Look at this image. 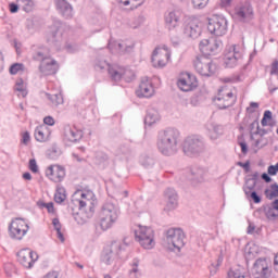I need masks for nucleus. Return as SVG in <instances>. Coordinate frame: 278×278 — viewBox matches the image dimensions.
<instances>
[{"label":"nucleus","instance_id":"nucleus-1","mask_svg":"<svg viewBox=\"0 0 278 278\" xmlns=\"http://www.w3.org/2000/svg\"><path fill=\"white\" fill-rule=\"evenodd\" d=\"M179 130L176 128H166L159 132L156 147L166 157L177 153V144H179Z\"/></svg>","mask_w":278,"mask_h":278},{"label":"nucleus","instance_id":"nucleus-2","mask_svg":"<svg viewBox=\"0 0 278 278\" xmlns=\"http://www.w3.org/2000/svg\"><path fill=\"white\" fill-rule=\"evenodd\" d=\"M127 243L113 241L111 244L104 247L101 253V262L105 266H112L116 260H125L127 257Z\"/></svg>","mask_w":278,"mask_h":278},{"label":"nucleus","instance_id":"nucleus-3","mask_svg":"<svg viewBox=\"0 0 278 278\" xmlns=\"http://www.w3.org/2000/svg\"><path fill=\"white\" fill-rule=\"evenodd\" d=\"M182 151L188 157H199L205 153V139L200 135L188 136L182 144Z\"/></svg>","mask_w":278,"mask_h":278},{"label":"nucleus","instance_id":"nucleus-4","mask_svg":"<svg viewBox=\"0 0 278 278\" xmlns=\"http://www.w3.org/2000/svg\"><path fill=\"white\" fill-rule=\"evenodd\" d=\"M66 28V24L62 21L56 20L49 28V31L46 35L47 43L50 47H55L56 51H60L62 48V41L64 37V29Z\"/></svg>","mask_w":278,"mask_h":278},{"label":"nucleus","instance_id":"nucleus-5","mask_svg":"<svg viewBox=\"0 0 278 278\" xmlns=\"http://www.w3.org/2000/svg\"><path fill=\"white\" fill-rule=\"evenodd\" d=\"M119 211L113 203H105L102 205L100 212V227L103 231H108L112 227L113 223L118 220Z\"/></svg>","mask_w":278,"mask_h":278},{"label":"nucleus","instance_id":"nucleus-6","mask_svg":"<svg viewBox=\"0 0 278 278\" xmlns=\"http://www.w3.org/2000/svg\"><path fill=\"white\" fill-rule=\"evenodd\" d=\"M165 238L168 247L178 253L186 247V232L181 228H169L165 230Z\"/></svg>","mask_w":278,"mask_h":278},{"label":"nucleus","instance_id":"nucleus-7","mask_svg":"<svg viewBox=\"0 0 278 278\" xmlns=\"http://www.w3.org/2000/svg\"><path fill=\"white\" fill-rule=\"evenodd\" d=\"M9 238L11 240H23L29 231V224L21 217H16L11 220L8 227Z\"/></svg>","mask_w":278,"mask_h":278},{"label":"nucleus","instance_id":"nucleus-8","mask_svg":"<svg viewBox=\"0 0 278 278\" xmlns=\"http://www.w3.org/2000/svg\"><path fill=\"white\" fill-rule=\"evenodd\" d=\"M135 238L143 249H153L155 247V233L151 227L139 226L135 230Z\"/></svg>","mask_w":278,"mask_h":278},{"label":"nucleus","instance_id":"nucleus-9","mask_svg":"<svg viewBox=\"0 0 278 278\" xmlns=\"http://www.w3.org/2000/svg\"><path fill=\"white\" fill-rule=\"evenodd\" d=\"M207 29L213 36H225L229 24L223 15H212L207 18Z\"/></svg>","mask_w":278,"mask_h":278},{"label":"nucleus","instance_id":"nucleus-10","mask_svg":"<svg viewBox=\"0 0 278 278\" xmlns=\"http://www.w3.org/2000/svg\"><path fill=\"white\" fill-rule=\"evenodd\" d=\"M193 66L202 77H212L216 73V64L212 62L205 54L197 56L193 61Z\"/></svg>","mask_w":278,"mask_h":278},{"label":"nucleus","instance_id":"nucleus-11","mask_svg":"<svg viewBox=\"0 0 278 278\" xmlns=\"http://www.w3.org/2000/svg\"><path fill=\"white\" fill-rule=\"evenodd\" d=\"M213 101L218 110H227L228 108L236 105L237 98L227 87H222Z\"/></svg>","mask_w":278,"mask_h":278},{"label":"nucleus","instance_id":"nucleus-12","mask_svg":"<svg viewBox=\"0 0 278 278\" xmlns=\"http://www.w3.org/2000/svg\"><path fill=\"white\" fill-rule=\"evenodd\" d=\"M223 49V41L217 38L203 39L200 41V51L203 55H216Z\"/></svg>","mask_w":278,"mask_h":278},{"label":"nucleus","instance_id":"nucleus-13","mask_svg":"<svg viewBox=\"0 0 278 278\" xmlns=\"http://www.w3.org/2000/svg\"><path fill=\"white\" fill-rule=\"evenodd\" d=\"M16 255L17 262L24 268H34V264L38 262V253L31 251L29 248L20 250Z\"/></svg>","mask_w":278,"mask_h":278},{"label":"nucleus","instance_id":"nucleus-14","mask_svg":"<svg viewBox=\"0 0 278 278\" xmlns=\"http://www.w3.org/2000/svg\"><path fill=\"white\" fill-rule=\"evenodd\" d=\"M177 86L182 92H191L199 86V83L197 81V76L185 72L180 74Z\"/></svg>","mask_w":278,"mask_h":278},{"label":"nucleus","instance_id":"nucleus-15","mask_svg":"<svg viewBox=\"0 0 278 278\" xmlns=\"http://www.w3.org/2000/svg\"><path fill=\"white\" fill-rule=\"evenodd\" d=\"M162 49L164 52H162ZM162 58H166V60H170V52L168 51L167 46H163V48L156 47L153 50L152 56H151V63L154 68H164V66H166V61H164V59Z\"/></svg>","mask_w":278,"mask_h":278},{"label":"nucleus","instance_id":"nucleus-16","mask_svg":"<svg viewBox=\"0 0 278 278\" xmlns=\"http://www.w3.org/2000/svg\"><path fill=\"white\" fill-rule=\"evenodd\" d=\"M273 269L268 265V260L257 258L252 267V275L254 278H268L270 277Z\"/></svg>","mask_w":278,"mask_h":278},{"label":"nucleus","instance_id":"nucleus-17","mask_svg":"<svg viewBox=\"0 0 278 278\" xmlns=\"http://www.w3.org/2000/svg\"><path fill=\"white\" fill-rule=\"evenodd\" d=\"M46 177L54 184H60L64 181V177H66V168L62 165H50L46 169Z\"/></svg>","mask_w":278,"mask_h":278},{"label":"nucleus","instance_id":"nucleus-18","mask_svg":"<svg viewBox=\"0 0 278 278\" xmlns=\"http://www.w3.org/2000/svg\"><path fill=\"white\" fill-rule=\"evenodd\" d=\"M164 199L166 202L165 212H173V210H177L179 205V194L175 190V188H166L164 191Z\"/></svg>","mask_w":278,"mask_h":278},{"label":"nucleus","instance_id":"nucleus-19","mask_svg":"<svg viewBox=\"0 0 278 278\" xmlns=\"http://www.w3.org/2000/svg\"><path fill=\"white\" fill-rule=\"evenodd\" d=\"M63 138L65 142L77 143L84 138V130L75 126L65 125L63 128Z\"/></svg>","mask_w":278,"mask_h":278},{"label":"nucleus","instance_id":"nucleus-20","mask_svg":"<svg viewBox=\"0 0 278 278\" xmlns=\"http://www.w3.org/2000/svg\"><path fill=\"white\" fill-rule=\"evenodd\" d=\"M109 75L112 79V81H121V79H125L127 84H130V81H134L136 79V74L131 71H124L121 72L114 66H109Z\"/></svg>","mask_w":278,"mask_h":278},{"label":"nucleus","instance_id":"nucleus-21","mask_svg":"<svg viewBox=\"0 0 278 278\" xmlns=\"http://www.w3.org/2000/svg\"><path fill=\"white\" fill-rule=\"evenodd\" d=\"M76 194L80 197V200H76V203L79 205V210H85V212H88L89 210V214H94V203L91 200L92 193L79 190Z\"/></svg>","mask_w":278,"mask_h":278},{"label":"nucleus","instance_id":"nucleus-22","mask_svg":"<svg viewBox=\"0 0 278 278\" xmlns=\"http://www.w3.org/2000/svg\"><path fill=\"white\" fill-rule=\"evenodd\" d=\"M54 5L58 14L65 18V21H71L73 18V4L67 2L66 0H54Z\"/></svg>","mask_w":278,"mask_h":278},{"label":"nucleus","instance_id":"nucleus-23","mask_svg":"<svg viewBox=\"0 0 278 278\" xmlns=\"http://www.w3.org/2000/svg\"><path fill=\"white\" fill-rule=\"evenodd\" d=\"M153 92H155V90L153 89L151 80H149V78H142L136 90L137 97L139 99H150V97H153Z\"/></svg>","mask_w":278,"mask_h":278},{"label":"nucleus","instance_id":"nucleus-24","mask_svg":"<svg viewBox=\"0 0 278 278\" xmlns=\"http://www.w3.org/2000/svg\"><path fill=\"white\" fill-rule=\"evenodd\" d=\"M165 26L167 29H175L179 27V24L181 23V11L174 10L170 12L165 13Z\"/></svg>","mask_w":278,"mask_h":278},{"label":"nucleus","instance_id":"nucleus-25","mask_svg":"<svg viewBox=\"0 0 278 278\" xmlns=\"http://www.w3.org/2000/svg\"><path fill=\"white\" fill-rule=\"evenodd\" d=\"M236 15L238 18H241L242 21L247 18H253V5L250 1L241 2L238 7L235 9Z\"/></svg>","mask_w":278,"mask_h":278},{"label":"nucleus","instance_id":"nucleus-26","mask_svg":"<svg viewBox=\"0 0 278 278\" xmlns=\"http://www.w3.org/2000/svg\"><path fill=\"white\" fill-rule=\"evenodd\" d=\"M60 68L58 61L55 59H50L43 61L39 64V72L42 73L45 76L55 75Z\"/></svg>","mask_w":278,"mask_h":278},{"label":"nucleus","instance_id":"nucleus-27","mask_svg":"<svg viewBox=\"0 0 278 278\" xmlns=\"http://www.w3.org/2000/svg\"><path fill=\"white\" fill-rule=\"evenodd\" d=\"M184 34L185 36H188V38H199V36H201V26L199 20H190L185 25Z\"/></svg>","mask_w":278,"mask_h":278},{"label":"nucleus","instance_id":"nucleus-28","mask_svg":"<svg viewBox=\"0 0 278 278\" xmlns=\"http://www.w3.org/2000/svg\"><path fill=\"white\" fill-rule=\"evenodd\" d=\"M242 58V53L236 51V47L232 48V51H229L225 54L224 62L227 68H233L238 61Z\"/></svg>","mask_w":278,"mask_h":278},{"label":"nucleus","instance_id":"nucleus-29","mask_svg":"<svg viewBox=\"0 0 278 278\" xmlns=\"http://www.w3.org/2000/svg\"><path fill=\"white\" fill-rule=\"evenodd\" d=\"M31 59L34 62H40V64H42V62L51 59V54L49 53L47 47H39L33 51Z\"/></svg>","mask_w":278,"mask_h":278},{"label":"nucleus","instance_id":"nucleus-30","mask_svg":"<svg viewBox=\"0 0 278 278\" xmlns=\"http://www.w3.org/2000/svg\"><path fill=\"white\" fill-rule=\"evenodd\" d=\"M256 212L260 214L263 212L265 214V218L269 220L270 223H275V220L278 219V212L270 207V204H264L260 208L256 210Z\"/></svg>","mask_w":278,"mask_h":278},{"label":"nucleus","instance_id":"nucleus-31","mask_svg":"<svg viewBox=\"0 0 278 278\" xmlns=\"http://www.w3.org/2000/svg\"><path fill=\"white\" fill-rule=\"evenodd\" d=\"M253 190H255V182L243 187V192L248 199H251L255 204L262 203V195L257 194V191Z\"/></svg>","mask_w":278,"mask_h":278},{"label":"nucleus","instance_id":"nucleus-32","mask_svg":"<svg viewBox=\"0 0 278 278\" xmlns=\"http://www.w3.org/2000/svg\"><path fill=\"white\" fill-rule=\"evenodd\" d=\"M157 121H160V113L157 110H155V108H149L144 117L146 125L151 127V125H155Z\"/></svg>","mask_w":278,"mask_h":278},{"label":"nucleus","instance_id":"nucleus-33","mask_svg":"<svg viewBox=\"0 0 278 278\" xmlns=\"http://www.w3.org/2000/svg\"><path fill=\"white\" fill-rule=\"evenodd\" d=\"M48 101L50 102L51 108H58L64 103V96L62 93H46Z\"/></svg>","mask_w":278,"mask_h":278},{"label":"nucleus","instance_id":"nucleus-34","mask_svg":"<svg viewBox=\"0 0 278 278\" xmlns=\"http://www.w3.org/2000/svg\"><path fill=\"white\" fill-rule=\"evenodd\" d=\"M191 173V180L195 181L197 184H201L203 179H205V169L203 167H193L190 170Z\"/></svg>","mask_w":278,"mask_h":278},{"label":"nucleus","instance_id":"nucleus-35","mask_svg":"<svg viewBox=\"0 0 278 278\" xmlns=\"http://www.w3.org/2000/svg\"><path fill=\"white\" fill-rule=\"evenodd\" d=\"M223 136V126L212 124L211 128L208 129V138L210 140H218Z\"/></svg>","mask_w":278,"mask_h":278},{"label":"nucleus","instance_id":"nucleus-36","mask_svg":"<svg viewBox=\"0 0 278 278\" xmlns=\"http://www.w3.org/2000/svg\"><path fill=\"white\" fill-rule=\"evenodd\" d=\"M47 128L46 126H37L35 129V140H37V142H46L47 141Z\"/></svg>","mask_w":278,"mask_h":278},{"label":"nucleus","instance_id":"nucleus-37","mask_svg":"<svg viewBox=\"0 0 278 278\" xmlns=\"http://www.w3.org/2000/svg\"><path fill=\"white\" fill-rule=\"evenodd\" d=\"M271 189V191H270ZM270 189H265L264 194L268 201H273L274 199H278V185L277 182L270 185Z\"/></svg>","mask_w":278,"mask_h":278},{"label":"nucleus","instance_id":"nucleus-38","mask_svg":"<svg viewBox=\"0 0 278 278\" xmlns=\"http://www.w3.org/2000/svg\"><path fill=\"white\" fill-rule=\"evenodd\" d=\"M273 121V112L270 110H267L263 114V118L261 119V125L262 127H275V122H269Z\"/></svg>","mask_w":278,"mask_h":278},{"label":"nucleus","instance_id":"nucleus-39","mask_svg":"<svg viewBox=\"0 0 278 278\" xmlns=\"http://www.w3.org/2000/svg\"><path fill=\"white\" fill-rule=\"evenodd\" d=\"M54 201L59 204H62L64 201H66V189H64V187L56 188L54 193Z\"/></svg>","mask_w":278,"mask_h":278},{"label":"nucleus","instance_id":"nucleus-40","mask_svg":"<svg viewBox=\"0 0 278 278\" xmlns=\"http://www.w3.org/2000/svg\"><path fill=\"white\" fill-rule=\"evenodd\" d=\"M16 3H18L21 10L24 12H31L34 10V0H16Z\"/></svg>","mask_w":278,"mask_h":278},{"label":"nucleus","instance_id":"nucleus-41","mask_svg":"<svg viewBox=\"0 0 278 278\" xmlns=\"http://www.w3.org/2000/svg\"><path fill=\"white\" fill-rule=\"evenodd\" d=\"M140 163L144 168H153V166H155V159L149 155H142Z\"/></svg>","mask_w":278,"mask_h":278},{"label":"nucleus","instance_id":"nucleus-42","mask_svg":"<svg viewBox=\"0 0 278 278\" xmlns=\"http://www.w3.org/2000/svg\"><path fill=\"white\" fill-rule=\"evenodd\" d=\"M21 71H25V64L23 63H13L9 68L10 75H17Z\"/></svg>","mask_w":278,"mask_h":278},{"label":"nucleus","instance_id":"nucleus-43","mask_svg":"<svg viewBox=\"0 0 278 278\" xmlns=\"http://www.w3.org/2000/svg\"><path fill=\"white\" fill-rule=\"evenodd\" d=\"M139 265L140 261H138V258H134L131 264L132 268L129 270L130 277L138 278V276L140 275V269L138 268Z\"/></svg>","mask_w":278,"mask_h":278},{"label":"nucleus","instance_id":"nucleus-44","mask_svg":"<svg viewBox=\"0 0 278 278\" xmlns=\"http://www.w3.org/2000/svg\"><path fill=\"white\" fill-rule=\"evenodd\" d=\"M15 90L21 92L22 97H27V89H25V85L23 78H20L15 84Z\"/></svg>","mask_w":278,"mask_h":278},{"label":"nucleus","instance_id":"nucleus-45","mask_svg":"<svg viewBox=\"0 0 278 278\" xmlns=\"http://www.w3.org/2000/svg\"><path fill=\"white\" fill-rule=\"evenodd\" d=\"M146 0H119L122 5H131L132 8H140Z\"/></svg>","mask_w":278,"mask_h":278},{"label":"nucleus","instance_id":"nucleus-46","mask_svg":"<svg viewBox=\"0 0 278 278\" xmlns=\"http://www.w3.org/2000/svg\"><path fill=\"white\" fill-rule=\"evenodd\" d=\"M38 207H46L48 211V214H54L55 213V207L53 206V202H42L39 201L37 202Z\"/></svg>","mask_w":278,"mask_h":278},{"label":"nucleus","instance_id":"nucleus-47","mask_svg":"<svg viewBox=\"0 0 278 278\" xmlns=\"http://www.w3.org/2000/svg\"><path fill=\"white\" fill-rule=\"evenodd\" d=\"M207 3H210V0H192V5L195 10H203V8H207Z\"/></svg>","mask_w":278,"mask_h":278},{"label":"nucleus","instance_id":"nucleus-48","mask_svg":"<svg viewBox=\"0 0 278 278\" xmlns=\"http://www.w3.org/2000/svg\"><path fill=\"white\" fill-rule=\"evenodd\" d=\"M228 278H245L244 273L240 268L230 269L228 271Z\"/></svg>","mask_w":278,"mask_h":278},{"label":"nucleus","instance_id":"nucleus-49","mask_svg":"<svg viewBox=\"0 0 278 278\" xmlns=\"http://www.w3.org/2000/svg\"><path fill=\"white\" fill-rule=\"evenodd\" d=\"M257 126L260 127V121H258V117H256L253 122L250 123V126H249V129H250V138L251 140H253V136H255V128L257 130Z\"/></svg>","mask_w":278,"mask_h":278},{"label":"nucleus","instance_id":"nucleus-50","mask_svg":"<svg viewBox=\"0 0 278 278\" xmlns=\"http://www.w3.org/2000/svg\"><path fill=\"white\" fill-rule=\"evenodd\" d=\"M224 84H238L239 81H242L240 78V75H232L229 77L223 78Z\"/></svg>","mask_w":278,"mask_h":278},{"label":"nucleus","instance_id":"nucleus-51","mask_svg":"<svg viewBox=\"0 0 278 278\" xmlns=\"http://www.w3.org/2000/svg\"><path fill=\"white\" fill-rule=\"evenodd\" d=\"M110 65L108 62L105 61H99L98 63H96V71H105V68H108V71H110Z\"/></svg>","mask_w":278,"mask_h":278},{"label":"nucleus","instance_id":"nucleus-52","mask_svg":"<svg viewBox=\"0 0 278 278\" xmlns=\"http://www.w3.org/2000/svg\"><path fill=\"white\" fill-rule=\"evenodd\" d=\"M60 155H62V151H60V149H55V148H53L50 152H49V154H48V156L50 157V160H58V157H60Z\"/></svg>","mask_w":278,"mask_h":278},{"label":"nucleus","instance_id":"nucleus-53","mask_svg":"<svg viewBox=\"0 0 278 278\" xmlns=\"http://www.w3.org/2000/svg\"><path fill=\"white\" fill-rule=\"evenodd\" d=\"M117 47L121 53H131L134 51V45L125 47L123 43H117Z\"/></svg>","mask_w":278,"mask_h":278},{"label":"nucleus","instance_id":"nucleus-54","mask_svg":"<svg viewBox=\"0 0 278 278\" xmlns=\"http://www.w3.org/2000/svg\"><path fill=\"white\" fill-rule=\"evenodd\" d=\"M257 179H260V173L255 172L253 175H249L245 184H249L250 181H253V184H255V186H257Z\"/></svg>","mask_w":278,"mask_h":278},{"label":"nucleus","instance_id":"nucleus-55","mask_svg":"<svg viewBox=\"0 0 278 278\" xmlns=\"http://www.w3.org/2000/svg\"><path fill=\"white\" fill-rule=\"evenodd\" d=\"M269 75H276L278 77V60L273 61Z\"/></svg>","mask_w":278,"mask_h":278},{"label":"nucleus","instance_id":"nucleus-56","mask_svg":"<svg viewBox=\"0 0 278 278\" xmlns=\"http://www.w3.org/2000/svg\"><path fill=\"white\" fill-rule=\"evenodd\" d=\"M28 168L31 173H38V163H36V159L29 160Z\"/></svg>","mask_w":278,"mask_h":278},{"label":"nucleus","instance_id":"nucleus-57","mask_svg":"<svg viewBox=\"0 0 278 278\" xmlns=\"http://www.w3.org/2000/svg\"><path fill=\"white\" fill-rule=\"evenodd\" d=\"M96 160L99 162V164H103V163L108 162V160H110V157L105 153H99V154H97Z\"/></svg>","mask_w":278,"mask_h":278},{"label":"nucleus","instance_id":"nucleus-58","mask_svg":"<svg viewBox=\"0 0 278 278\" xmlns=\"http://www.w3.org/2000/svg\"><path fill=\"white\" fill-rule=\"evenodd\" d=\"M237 165L241 166V168H243L245 173H251V162L250 161H247L245 163L238 162Z\"/></svg>","mask_w":278,"mask_h":278},{"label":"nucleus","instance_id":"nucleus-59","mask_svg":"<svg viewBox=\"0 0 278 278\" xmlns=\"http://www.w3.org/2000/svg\"><path fill=\"white\" fill-rule=\"evenodd\" d=\"M9 10H10L11 14H16V12H18V10H21V5H18V2L17 3L11 2L9 4Z\"/></svg>","mask_w":278,"mask_h":278},{"label":"nucleus","instance_id":"nucleus-60","mask_svg":"<svg viewBox=\"0 0 278 278\" xmlns=\"http://www.w3.org/2000/svg\"><path fill=\"white\" fill-rule=\"evenodd\" d=\"M260 108V103L257 102H251L250 106L247 108L248 114H254L255 109Z\"/></svg>","mask_w":278,"mask_h":278},{"label":"nucleus","instance_id":"nucleus-61","mask_svg":"<svg viewBox=\"0 0 278 278\" xmlns=\"http://www.w3.org/2000/svg\"><path fill=\"white\" fill-rule=\"evenodd\" d=\"M254 136H261V138H264V136H266L268 134V130L266 128H261L260 126H257V130H255Z\"/></svg>","mask_w":278,"mask_h":278},{"label":"nucleus","instance_id":"nucleus-62","mask_svg":"<svg viewBox=\"0 0 278 278\" xmlns=\"http://www.w3.org/2000/svg\"><path fill=\"white\" fill-rule=\"evenodd\" d=\"M52 225L56 231H62V223H60V218L58 217L53 218Z\"/></svg>","mask_w":278,"mask_h":278},{"label":"nucleus","instance_id":"nucleus-63","mask_svg":"<svg viewBox=\"0 0 278 278\" xmlns=\"http://www.w3.org/2000/svg\"><path fill=\"white\" fill-rule=\"evenodd\" d=\"M29 140H31V136L29 135V131H25L22 137V144H29Z\"/></svg>","mask_w":278,"mask_h":278},{"label":"nucleus","instance_id":"nucleus-64","mask_svg":"<svg viewBox=\"0 0 278 278\" xmlns=\"http://www.w3.org/2000/svg\"><path fill=\"white\" fill-rule=\"evenodd\" d=\"M43 123L45 125H49V127H53L55 125V119L52 116H46Z\"/></svg>","mask_w":278,"mask_h":278}]
</instances>
